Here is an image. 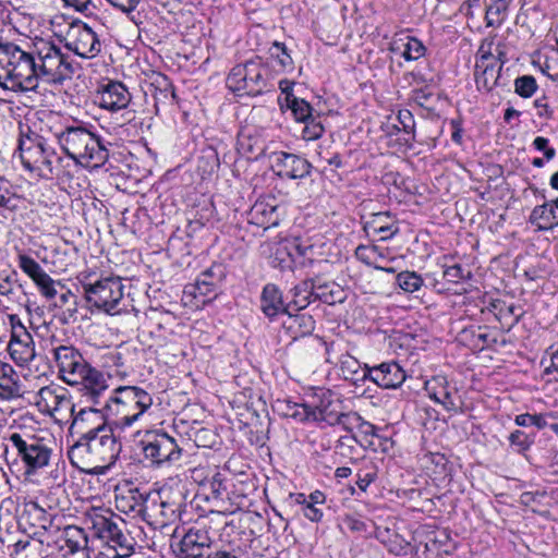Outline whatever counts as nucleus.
<instances>
[{"label":"nucleus","instance_id":"nucleus-25","mask_svg":"<svg viewBox=\"0 0 558 558\" xmlns=\"http://www.w3.org/2000/svg\"><path fill=\"white\" fill-rule=\"evenodd\" d=\"M109 375L106 376L102 372L90 365L81 380L77 381V386H82L83 396L90 402L102 407L104 401L101 399L109 389Z\"/></svg>","mask_w":558,"mask_h":558},{"label":"nucleus","instance_id":"nucleus-27","mask_svg":"<svg viewBox=\"0 0 558 558\" xmlns=\"http://www.w3.org/2000/svg\"><path fill=\"white\" fill-rule=\"evenodd\" d=\"M313 422H326L328 425H336L339 404L335 395L328 389H319L312 397Z\"/></svg>","mask_w":558,"mask_h":558},{"label":"nucleus","instance_id":"nucleus-63","mask_svg":"<svg viewBox=\"0 0 558 558\" xmlns=\"http://www.w3.org/2000/svg\"><path fill=\"white\" fill-rule=\"evenodd\" d=\"M433 94L426 88H416L412 92V99L421 107H426L432 99Z\"/></svg>","mask_w":558,"mask_h":558},{"label":"nucleus","instance_id":"nucleus-62","mask_svg":"<svg viewBox=\"0 0 558 558\" xmlns=\"http://www.w3.org/2000/svg\"><path fill=\"white\" fill-rule=\"evenodd\" d=\"M376 478L375 471H360L357 473L356 485L362 492H366L367 487L371 483H373Z\"/></svg>","mask_w":558,"mask_h":558},{"label":"nucleus","instance_id":"nucleus-53","mask_svg":"<svg viewBox=\"0 0 558 558\" xmlns=\"http://www.w3.org/2000/svg\"><path fill=\"white\" fill-rule=\"evenodd\" d=\"M449 386L445 377L437 376L426 383V390L428 391L429 398L438 403Z\"/></svg>","mask_w":558,"mask_h":558},{"label":"nucleus","instance_id":"nucleus-47","mask_svg":"<svg viewBox=\"0 0 558 558\" xmlns=\"http://www.w3.org/2000/svg\"><path fill=\"white\" fill-rule=\"evenodd\" d=\"M38 287L40 293L48 300L57 298L59 289L63 290V284L60 281L53 280L47 272L41 275L34 281Z\"/></svg>","mask_w":558,"mask_h":558},{"label":"nucleus","instance_id":"nucleus-13","mask_svg":"<svg viewBox=\"0 0 558 558\" xmlns=\"http://www.w3.org/2000/svg\"><path fill=\"white\" fill-rule=\"evenodd\" d=\"M215 548L210 526L201 521L184 533L174 554L177 558H209Z\"/></svg>","mask_w":558,"mask_h":558},{"label":"nucleus","instance_id":"nucleus-12","mask_svg":"<svg viewBox=\"0 0 558 558\" xmlns=\"http://www.w3.org/2000/svg\"><path fill=\"white\" fill-rule=\"evenodd\" d=\"M82 288L86 302L90 307L110 315L120 313L123 284L119 278L108 277L94 283L83 282Z\"/></svg>","mask_w":558,"mask_h":558},{"label":"nucleus","instance_id":"nucleus-40","mask_svg":"<svg viewBox=\"0 0 558 558\" xmlns=\"http://www.w3.org/2000/svg\"><path fill=\"white\" fill-rule=\"evenodd\" d=\"M510 0H492L485 12V21L488 27H499L508 14Z\"/></svg>","mask_w":558,"mask_h":558},{"label":"nucleus","instance_id":"nucleus-36","mask_svg":"<svg viewBox=\"0 0 558 558\" xmlns=\"http://www.w3.org/2000/svg\"><path fill=\"white\" fill-rule=\"evenodd\" d=\"M401 48L403 49L402 57L407 61L418 60L426 52V48L421 40L408 35L404 38H399L395 40L391 50L396 51L400 50Z\"/></svg>","mask_w":558,"mask_h":558},{"label":"nucleus","instance_id":"nucleus-24","mask_svg":"<svg viewBox=\"0 0 558 558\" xmlns=\"http://www.w3.org/2000/svg\"><path fill=\"white\" fill-rule=\"evenodd\" d=\"M72 424L70 426L71 434L78 437L95 435L105 428H111L106 422L101 410L94 408L82 409L76 414L73 412Z\"/></svg>","mask_w":558,"mask_h":558},{"label":"nucleus","instance_id":"nucleus-43","mask_svg":"<svg viewBox=\"0 0 558 558\" xmlns=\"http://www.w3.org/2000/svg\"><path fill=\"white\" fill-rule=\"evenodd\" d=\"M377 538L386 546L387 550L395 556H407L410 553L411 543L398 533H392L388 539L380 533Z\"/></svg>","mask_w":558,"mask_h":558},{"label":"nucleus","instance_id":"nucleus-14","mask_svg":"<svg viewBox=\"0 0 558 558\" xmlns=\"http://www.w3.org/2000/svg\"><path fill=\"white\" fill-rule=\"evenodd\" d=\"M62 41L66 49L83 59H93L101 51L98 35L82 21H74L69 25Z\"/></svg>","mask_w":558,"mask_h":558},{"label":"nucleus","instance_id":"nucleus-22","mask_svg":"<svg viewBox=\"0 0 558 558\" xmlns=\"http://www.w3.org/2000/svg\"><path fill=\"white\" fill-rule=\"evenodd\" d=\"M364 377L384 389H395L400 387L405 380V372L396 362H385L373 367H366Z\"/></svg>","mask_w":558,"mask_h":558},{"label":"nucleus","instance_id":"nucleus-46","mask_svg":"<svg viewBox=\"0 0 558 558\" xmlns=\"http://www.w3.org/2000/svg\"><path fill=\"white\" fill-rule=\"evenodd\" d=\"M397 283L404 292L413 293L422 288L424 280L415 271H402L397 276Z\"/></svg>","mask_w":558,"mask_h":558},{"label":"nucleus","instance_id":"nucleus-16","mask_svg":"<svg viewBox=\"0 0 558 558\" xmlns=\"http://www.w3.org/2000/svg\"><path fill=\"white\" fill-rule=\"evenodd\" d=\"M143 452L151 464L174 462L181 458V448L173 437L166 433L147 432L142 440Z\"/></svg>","mask_w":558,"mask_h":558},{"label":"nucleus","instance_id":"nucleus-35","mask_svg":"<svg viewBox=\"0 0 558 558\" xmlns=\"http://www.w3.org/2000/svg\"><path fill=\"white\" fill-rule=\"evenodd\" d=\"M23 205L24 199L10 190L7 181L0 180V215L7 219L13 218Z\"/></svg>","mask_w":558,"mask_h":558},{"label":"nucleus","instance_id":"nucleus-33","mask_svg":"<svg viewBox=\"0 0 558 558\" xmlns=\"http://www.w3.org/2000/svg\"><path fill=\"white\" fill-rule=\"evenodd\" d=\"M287 315L288 320H286L283 325L292 339L308 336L314 331L315 320L311 315L305 313L292 315L290 312Z\"/></svg>","mask_w":558,"mask_h":558},{"label":"nucleus","instance_id":"nucleus-28","mask_svg":"<svg viewBox=\"0 0 558 558\" xmlns=\"http://www.w3.org/2000/svg\"><path fill=\"white\" fill-rule=\"evenodd\" d=\"M291 304H284L282 292L274 283H267L260 295V310L269 319H275L280 314H289Z\"/></svg>","mask_w":558,"mask_h":558},{"label":"nucleus","instance_id":"nucleus-51","mask_svg":"<svg viewBox=\"0 0 558 558\" xmlns=\"http://www.w3.org/2000/svg\"><path fill=\"white\" fill-rule=\"evenodd\" d=\"M508 439L514 450L520 453L527 451L534 442V437L520 429L512 432Z\"/></svg>","mask_w":558,"mask_h":558},{"label":"nucleus","instance_id":"nucleus-15","mask_svg":"<svg viewBox=\"0 0 558 558\" xmlns=\"http://www.w3.org/2000/svg\"><path fill=\"white\" fill-rule=\"evenodd\" d=\"M59 377L70 386H77L90 364L73 345H58L52 349Z\"/></svg>","mask_w":558,"mask_h":558},{"label":"nucleus","instance_id":"nucleus-30","mask_svg":"<svg viewBox=\"0 0 558 558\" xmlns=\"http://www.w3.org/2000/svg\"><path fill=\"white\" fill-rule=\"evenodd\" d=\"M250 223L264 229H269L279 225L280 215L278 207L265 201H257L247 214Z\"/></svg>","mask_w":558,"mask_h":558},{"label":"nucleus","instance_id":"nucleus-32","mask_svg":"<svg viewBox=\"0 0 558 558\" xmlns=\"http://www.w3.org/2000/svg\"><path fill=\"white\" fill-rule=\"evenodd\" d=\"M556 209L557 208L553 202L536 206L532 210L529 221L536 226L539 231L553 230L558 226Z\"/></svg>","mask_w":558,"mask_h":558},{"label":"nucleus","instance_id":"nucleus-20","mask_svg":"<svg viewBox=\"0 0 558 558\" xmlns=\"http://www.w3.org/2000/svg\"><path fill=\"white\" fill-rule=\"evenodd\" d=\"M38 404L52 416L65 413L73 414L74 404L71 402L68 390L61 386H45L38 391Z\"/></svg>","mask_w":558,"mask_h":558},{"label":"nucleus","instance_id":"nucleus-17","mask_svg":"<svg viewBox=\"0 0 558 558\" xmlns=\"http://www.w3.org/2000/svg\"><path fill=\"white\" fill-rule=\"evenodd\" d=\"M19 524L26 532L40 538L44 533H52V517L36 501H26L19 513Z\"/></svg>","mask_w":558,"mask_h":558},{"label":"nucleus","instance_id":"nucleus-21","mask_svg":"<svg viewBox=\"0 0 558 558\" xmlns=\"http://www.w3.org/2000/svg\"><path fill=\"white\" fill-rule=\"evenodd\" d=\"M130 101L131 94L126 86L117 81L102 85L95 96V104L112 112L126 108Z\"/></svg>","mask_w":558,"mask_h":558},{"label":"nucleus","instance_id":"nucleus-5","mask_svg":"<svg viewBox=\"0 0 558 558\" xmlns=\"http://www.w3.org/2000/svg\"><path fill=\"white\" fill-rule=\"evenodd\" d=\"M85 524L94 536L113 550L112 558H128L135 551V539L123 531L124 520L106 507H90L84 512Z\"/></svg>","mask_w":558,"mask_h":558},{"label":"nucleus","instance_id":"nucleus-55","mask_svg":"<svg viewBox=\"0 0 558 558\" xmlns=\"http://www.w3.org/2000/svg\"><path fill=\"white\" fill-rule=\"evenodd\" d=\"M269 51L271 57L276 58L283 69L292 68L293 60L283 43L274 41Z\"/></svg>","mask_w":558,"mask_h":558},{"label":"nucleus","instance_id":"nucleus-57","mask_svg":"<svg viewBox=\"0 0 558 558\" xmlns=\"http://www.w3.org/2000/svg\"><path fill=\"white\" fill-rule=\"evenodd\" d=\"M205 488L208 487L213 498L220 499L223 494L227 492V486L225 480L222 478L220 473H215L209 480L203 483Z\"/></svg>","mask_w":558,"mask_h":558},{"label":"nucleus","instance_id":"nucleus-19","mask_svg":"<svg viewBox=\"0 0 558 558\" xmlns=\"http://www.w3.org/2000/svg\"><path fill=\"white\" fill-rule=\"evenodd\" d=\"M225 276L222 265H213L201 272L194 283L187 284L184 292L193 298L203 296L209 300L216 298Z\"/></svg>","mask_w":558,"mask_h":558},{"label":"nucleus","instance_id":"nucleus-48","mask_svg":"<svg viewBox=\"0 0 558 558\" xmlns=\"http://www.w3.org/2000/svg\"><path fill=\"white\" fill-rule=\"evenodd\" d=\"M537 88L536 80L532 75H522L514 81V92L522 98L532 97Z\"/></svg>","mask_w":558,"mask_h":558},{"label":"nucleus","instance_id":"nucleus-58","mask_svg":"<svg viewBox=\"0 0 558 558\" xmlns=\"http://www.w3.org/2000/svg\"><path fill=\"white\" fill-rule=\"evenodd\" d=\"M514 422L518 426L526 427L534 425L538 429H543L547 426V422L544 414H519L515 416Z\"/></svg>","mask_w":558,"mask_h":558},{"label":"nucleus","instance_id":"nucleus-45","mask_svg":"<svg viewBox=\"0 0 558 558\" xmlns=\"http://www.w3.org/2000/svg\"><path fill=\"white\" fill-rule=\"evenodd\" d=\"M57 296L58 299L54 302V306L64 310V320L66 322L69 318H73L77 313L75 294L63 286V290L59 289Z\"/></svg>","mask_w":558,"mask_h":558},{"label":"nucleus","instance_id":"nucleus-52","mask_svg":"<svg viewBox=\"0 0 558 558\" xmlns=\"http://www.w3.org/2000/svg\"><path fill=\"white\" fill-rule=\"evenodd\" d=\"M19 266L27 276L33 279V281L37 280L41 275L46 272L41 266L28 255L19 256Z\"/></svg>","mask_w":558,"mask_h":558},{"label":"nucleus","instance_id":"nucleus-4","mask_svg":"<svg viewBox=\"0 0 558 558\" xmlns=\"http://www.w3.org/2000/svg\"><path fill=\"white\" fill-rule=\"evenodd\" d=\"M19 151L24 168L43 178L71 177L51 143L28 125L20 126Z\"/></svg>","mask_w":558,"mask_h":558},{"label":"nucleus","instance_id":"nucleus-54","mask_svg":"<svg viewBox=\"0 0 558 558\" xmlns=\"http://www.w3.org/2000/svg\"><path fill=\"white\" fill-rule=\"evenodd\" d=\"M438 403H440L447 411L453 412H458L462 405L458 390L453 386H449Z\"/></svg>","mask_w":558,"mask_h":558},{"label":"nucleus","instance_id":"nucleus-2","mask_svg":"<svg viewBox=\"0 0 558 558\" xmlns=\"http://www.w3.org/2000/svg\"><path fill=\"white\" fill-rule=\"evenodd\" d=\"M31 76L28 90H36L40 82L61 84L70 80L76 68L54 41L35 38L31 41Z\"/></svg>","mask_w":558,"mask_h":558},{"label":"nucleus","instance_id":"nucleus-7","mask_svg":"<svg viewBox=\"0 0 558 558\" xmlns=\"http://www.w3.org/2000/svg\"><path fill=\"white\" fill-rule=\"evenodd\" d=\"M31 43L0 44V86L11 92H27L31 76Z\"/></svg>","mask_w":558,"mask_h":558},{"label":"nucleus","instance_id":"nucleus-34","mask_svg":"<svg viewBox=\"0 0 558 558\" xmlns=\"http://www.w3.org/2000/svg\"><path fill=\"white\" fill-rule=\"evenodd\" d=\"M0 390L1 396L5 399L20 397L21 385L19 375L14 368L0 360Z\"/></svg>","mask_w":558,"mask_h":558},{"label":"nucleus","instance_id":"nucleus-59","mask_svg":"<svg viewBox=\"0 0 558 558\" xmlns=\"http://www.w3.org/2000/svg\"><path fill=\"white\" fill-rule=\"evenodd\" d=\"M361 415L356 412L349 413H338L336 425H341L343 428L351 430L353 427L357 426Z\"/></svg>","mask_w":558,"mask_h":558},{"label":"nucleus","instance_id":"nucleus-1","mask_svg":"<svg viewBox=\"0 0 558 558\" xmlns=\"http://www.w3.org/2000/svg\"><path fill=\"white\" fill-rule=\"evenodd\" d=\"M121 444L112 428L95 435L78 437L68 451L71 464L82 473L104 475L116 463Z\"/></svg>","mask_w":558,"mask_h":558},{"label":"nucleus","instance_id":"nucleus-61","mask_svg":"<svg viewBox=\"0 0 558 558\" xmlns=\"http://www.w3.org/2000/svg\"><path fill=\"white\" fill-rule=\"evenodd\" d=\"M548 143L549 141L546 137L537 136L533 141V146L535 149L543 151L547 160H551L556 156V150L548 147Z\"/></svg>","mask_w":558,"mask_h":558},{"label":"nucleus","instance_id":"nucleus-11","mask_svg":"<svg viewBox=\"0 0 558 558\" xmlns=\"http://www.w3.org/2000/svg\"><path fill=\"white\" fill-rule=\"evenodd\" d=\"M40 544L57 549L63 558H90L87 535L76 525L56 526L52 533L43 534Z\"/></svg>","mask_w":558,"mask_h":558},{"label":"nucleus","instance_id":"nucleus-18","mask_svg":"<svg viewBox=\"0 0 558 558\" xmlns=\"http://www.w3.org/2000/svg\"><path fill=\"white\" fill-rule=\"evenodd\" d=\"M271 169L283 179H303L311 172V163L294 154L275 151L270 155Z\"/></svg>","mask_w":558,"mask_h":558},{"label":"nucleus","instance_id":"nucleus-44","mask_svg":"<svg viewBox=\"0 0 558 558\" xmlns=\"http://www.w3.org/2000/svg\"><path fill=\"white\" fill-rule=\"evenodd\" d=\"M488 327L477 326L475 328L464 329L462 335L466 338L470 337L471 345L475 349H484L496 342V339L490 338V333L487 331Z\"/></svg>","mask_w":558,"mask_h":558},{"label":"nucleus","instance_id":"nucleus-9","mask_svg":"<svg viewBox=\"0 0 558 558\" xmlns=\"http://www.w3.org/2000/svg\"><path fill=\"white\" fill-rule=\"evenodd\" d=\"M7 440V451L9 448L14 450L27 469L35 471L48 465L51 458V449L47 446L44 438L31 430L20 429L11 433Z\"/></svg>","mask_w":558,"mask_h":558},{"label":"nucleus","instance_id":"nucleus-49","mask_svg":"<svg viewBox=\"0 0 558 558\" xmlns=\"http://www.w3.org/2000/svg\"><path fill=\"white\" fill-rule=\"evenodd\" d=\"M304 128L302 131V137L305 141H315L323 136L325 129L320 121V116H314L308 121L303 122Z\"/></svg>","mask_w":558,"mask_h":558},{"label":"nucleus","instance_id":"nucleus-6","mask_svg":"<svg viewBox=\"0 0 558 558\" xmlns=\"http://www.w3.org/2000/svg\"><path fill=\"white\" fill-rule=\"evenodd\" d=\"M153 405L151 396L136 386H120L104 399L101 410L123 427L131 426Z\"/></svg>","mask_w":558,"mask_h":558},{"label":"nucleus","instance_id":"nucleus-8","mask_svg":"<svg viewBox=\"0 0 558 558\" xmlns=\"http://www.w3.org/2000/svg\"><path fill=\"white\" fill-rule=\"evenodd\" d=\"M186 507V490L182 485L163 486L149 495L145 521L155 529H163L181 520Z\"/></svg>","mask_w":558,"mask_h":558},{"label":"nucleus","instance_id":"nucleus-37","mask_svg":"<svg viewBox=\"0 0 558 558\" xmlns=\"http://www.w3.org/2000/svg\"><path fill=\"white\" fill-rule=\"evenodd\" d=\"M315 280V301L319 300L326 304L341 303L344 300V292L340 286L335 282L322 283L319 279Z\"/></svg>","mask_w":558,"mask_h":558},{"label":"nucleus","instance_id":"nucleus-3","mask_svg":"<svg viewBox=\"0 0 558 558\" xmlns=\"http://www.w3.org/2000/svg\"><path fill=\"white\" fill-rule=\"evenodd\" d=\"M53 134L61 149L76 165L99 168L109 158V149L104 140L82 124L64 125Z\"/></svg>","mask_w":558,"mask_h":558},{"label":"nucleus","instance_id":"nucleus-56","mask_svg":"<svg viewBox=\"0 0 558 558\" xmlns=\"http://www.w3.org/2000/svg\"><path fill=\"white\" fill-rule=\"evenodd\" d=\"M471 277V271L464 269L461 265L454 264L451 266H446L444 269V278L448 282L459 283Z\"/></svg>","mask_w":558,"mask_h":558},{"label":"nucleus","instance_id":"nucleus-39","mask_svg":"<svg viewBox=\"0 0 558 558\" xmlns=\"http://www.w3.org/2000/svg\"><path fill=\"white\" fill-rule=\"evenodd\" d=\"M284 102L298 122L303 123L314 117L313 107L304 99L295 97L292 93L286 94Z\"/></svg>","mask_w":558,"mask_h":558},{"label":"nucleus","instance_id":"nucleus-10","mask_svg":"<svg viewBox=\"0 0 558 558\" xmlns=\"http://www.w3.org/2000/svg\"><path fill=\"white\" fill-rule=\"evenodd\" d=\"M267 69L259 58L236 64L227 77V86L239 95L257 96L267 89Z\"/></svg>","mask_w":558,"mask_h":558},{"label":"nucleus","instance_id":"nucleus-50","mask_svg":"<svg viewBox=\"0 0 558 558\" xmlns=\"http://www.w3.org/2000/svg\"><path fill=\"white\" fill-rule=\"evenodd\" d=\"M312 402L311 400L305 403H287V411L284 415L298 418L300 421H312Z\"/></svg>","mask_w":558,"mask_h":558},{"label":"nucleus","instance_id":"nucleus-42","mask_svg":"<svg viewBox=\"0 0 558 558\" xmlns=\"http://www.w3.org/2000/svg\"><path fill=\"white\" fill-rule=\"evenodd\" d=\"M366 367L368 366L364 365L362 367L360 362L351 355H345L340 361V369L345 380L359 381L369 379V377L363 376Z\"/></svg>","mask_w":558,"mask_h":558},{"label":"nucleus","instance_id":"nucleus-38","mask_svg":"<svg viewBox=\"0 0 558 558\" xmlns=\"http://www.w3.org/2000/svg\"><path fill=\"white\" fill-rule=\"evenodd\" d=\"M315 280L306 279L296 284L292 290L293 300L290 303L295 310L305 308L311 302L315 301Z\"/></svg>","mask_w":558,"mask_h":558},{"label":"nucleus","instance_id":"nucleus-26","mask_svg":"<svg viewBox=\"0 0 558 558\" xmlns=\"http://www.w3.org/2000/svg\"><path fill=\"white\" fill-rule=\"evenodd\" d=\"M8 351L11 359L20 366L28 365L36 356L33 336L27 329L17 328L10 335Z\"/></svg>","mask_w":558,"mask_h":558},{"label":"nucleus","instance_id":"nucleus-29","mask_svg":"<svg viewBox=\"0 0 558 558\" xmlns=\"http://www.w3.org/2000/svg\"><path fill=\"white\" fill-rule=\"evenodd\" d=\"M149 495H144L138 488L122 489L116 495V507L123 513H135L145 520V510Z\"/></svg>","mask_w":558,"mask_h":558},{"label":"nucleus","instance_id":"nucleus-60","mask_svg":"<svg viewBox=\"0 0 558 558\" xmlns=\"http://www.w3.org/2000/svg\"><path fill=\"white\" fill-rule=\"evenodd\" d=\"M397 119L405 133L410 134L414 132L415 122L411 111L407 109L399 110Z\"/></svg>","mask_w":558,"mask_h":558},{"label":"nucleus","instance_id":"nucleus-31","mask_svg":"<svg viewBox=\"0 0 558 558\" xmlns=\"http://www.w3.org/2000/svg\"><path fill=\"white\" fill-rule=\"evenodd\" d=\"M364 230L374 234H383L380 236L381 241H387L399 232V228L389 211L372 214L364 221Z\"/></svg>","mask_w":558,"mask_h":558},{"label":"nucleus","instance_id":"nucleus-23","mask_svg":"<svg viewBox=\"0 0 558 558\" xmlns=\"http://www.w3.org/2000/svg\"><path fill=\"white\" fill-rule=\"evenodd\" d=\"M502 62L492 53H484L475 65V83L480 90L490 92L497 85H506L501 83Z\"/></svg>","mask_w":558,"mask_h":558},{"label":"nucleus","instance_id":"nucleus-41","mask_svg":"<svg viewBox=\"0 0 558 558\" xmlns=\"http://www.w3.org/2000/svg\"><path fill=\"white\" fill-rule=\"evenodd\" d=\"M155 87L154 98L156 105H172L175 99V93L172 83L165 75H159L151 84Z\"/></svg>","mask_w":558,"mask_h":558},{"label":"nucleus","instance_id":"nucleus-64","mask_svg":"<svg viewBox=\"0 0 558 558\" xmlns=\"http://www.w3.org/2000/svg\"><path fill=\"white\" fill-rule=\"evenodd\" d=\"M302 511L304 517L312 522H319L323 518V511L317 507V505H312L308 502L305 505V507L302 508Z\"/></svg>","mask_w":558,"mask_h":558}]
</instances>
